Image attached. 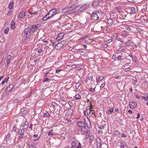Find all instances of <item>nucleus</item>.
Returning a JSON list of instances; mask_svg holds the SVG:
<instances>
[{"label": "nucleus", "instance_id": "obj_63", "mask_svg": "<svg viewBox=\"0 0 148 148\" xmlns=\"http://www.w3.org/2000/svg\"><path fill=\"white\" fill-rule=\"evenodd\" d=\"M84 42L86 44H88L89 43L88 41V40H85L84 41Z\"/></svg>", "mask_w": 148, "mask_h": 148}, {"label": "nucleus", "instance_id": "obj_46", "mask_svg": "<svg viewBox=\"0 0 148 148\" xmlns=\"http://www.w3.org/2000/svg\"><path fill=\"white\" fill-rule=\"evenodd\" d=\"M60 43L63 44V46L66 43V41L65 40H63L62 41H61L60 42Z\"/></svg>", "mask_w": 148, "mask_h": 148}, {"label": "nucleus", "instance_id": "obj_37", "mask_svg": "<svg viewBox=\"0 0 148 148\" xmlns=\"http://www.w3.org/2000/svg\"><path fill=\"white\" fill-rule=\"evenodd\" d=\"M4 59V57H0V65L2 63Z\"/></svg>", "mask_w": 148, "mask_h": 148}, {"label": "nucleus", "instance_id": "obj_53", "mask_svg": "<svg viewBox=\"0 0 148 148\" xmlns=\"http://www.w3.org/2000/svg\"><path fill=\"white\" fill-rule=\"evenodd\" d=\"M127 136V135L125 134L122 133L121 134V137H125Z\"/></svg>", "mask_w": 148, "mask_h": 148}, {"label": "nucleus", "instance_id": "obj_17", "mask_svg": "<svg viewBox=\"0 0 148 148\" xmlns=\"http://www.w3.org/2000/svg\"><path fill=\"white\" fill-rule=\"evenodd\" d=\"M25 14L24 11H22L19 14V17L20 18H23L25 16Z\"/></svg>", "mask_w": 148, "mask_h": 148}, {"label": "nucleus", "instance_id": "obj_55", "mask_svg": "<svg viewBox=\"0 0 148 148\" xmlns=\"http://www.w3.org/2000/svg\"><path fill=\"white\" fill-rule=\"evenodd\" d=\"M112 39H109L107 40L106 42L107 43H109L111 42L112 41Z\"/></svg>", "mask_w": 148, "mask_h": 148}, {"label": "nucleus", "instance_id": "obj_3", "mask_svg": "<svg viewBox=\"0 0 148 148\" xmlns=\"http://www.w3.org/2000/svg\"><path fill=\"white\" fill-rule=\"evenodd\" d=\"M89 7V5L88 4H84L81 6L78 9V12H82L84 10H87Z\"/></svg>", "mask_w": 148, "mask_h": 148}, {"label": "nucleus", "instance_id": "obj_13", "mask_svg": "<svg viewBox=\"0 0 148 148\" xmlns=\"http://www.w3.org/2000/svg\"><path fill=\"white\" fill-rule=\"evenodd\" d=\"M11 56L10 55H9L7 56L6 60V61L7 63V65H8L9 64L10 62L11 61Z\"/></svg>", "mask_w": 148, "mask_h": 148}, {"label": "nucleus", "instance_id": "obj_27", "mask_svg": "<svg viewBox=\"0 0 148 148\" xmlns=\"http://www.w3.org/2000/svg\"><path fill=\"white\" fill-rule=\"evenodd\" d=\"M121 148H125L124 147H126L127 146V144L125 142L121 143Z\"/></svg>", "mask_w": 148, "mask_h": 148}, {"label": "nucleus", "instance_id": "obj_52", "mask_svg": "<svg viewBox=\"0 0 148 148\" xmlns=\"http://www.w3.org/2000/svg\"><path fill=\"white\" fill-rule=\"evenodd\" d=\"M23 130V129H22L20 130L18 132V135L21 134L22 132V130Z\"/></svg>", "mask_w": 148, "mask_h": 148}, {"label": "nucleus", "instance_id": "obj_21", "mask_svg": "<svg viewBox=\"0 0 148 148\" xmlns=\"http://www.w3.org/2000/svg\"><path fill=\"white\" fill-rule=\"evenodd\" d=\"M49 15H47V14L42 18L43 20L45 21L47 20L48 19L51 18L50 17L48 16Z\"/></svg>", "mask_w": 148, "mask_h": 148}, {"label": "nucleus", "instance_id": "obj_44", "mask_svg": "<svg viewBox=\"0 0 148 148\" xmlns=\"http://www.w3.org/2000/svg\"><path fill=\"white\" fill-rule=\"evenodd\" d=\"M49 78H45L44 80L43 81V82H45L47 81H48V82H49Z\"/></svg>", "mask_w": 148, "mask_h": 148}, {"label": "nucleus", "instance_id": "obj_20", "mask_svg": "<svg viewBox=\"0 0 148 148\" xmlns=\"http://www.w3.org/2000/svg\"><path fill=\"white\" fill-rule=\"evenodd\" d=\"M13 87V85L12 84H10L7 87V90L8 91H10Z\"/></svg>", "mask_w": 148, "mask_h": 148}, {"label": "nucleus", "instance_id": "obj_58", "mask_svg": "<svg viewBox=\"0 0 148 148\" xmlns=\"http://www.w3.org/2000/svg\"><path fill=\"white\" fill-rule=\"evenodd\" d=\"M68 104L69 105L70 107H71L73 106L72 103L71 102H69Z\"/></svg>", "mask_w": 148, "mask_h": 148}, {"label": "nucleus", "instance_id": "obj_9", "mask_svg": "<svg viewBox=\"0 0 148 148\" xmlns=\"http://www.w3.org/2000/svg\"><path fill=\"white\" fill-rule=\"evenodd\" d=\"M84 130L83 129L78 127H77L75 129L76 132L78 134H80L82 133V132L84 131Z\"/></svg>", "mask_w": 148, "mask_h": 148}, {"label": "nucleus", "instance_id": "obj_18", "mask_svg": "<svg viewBox=\"0 0 148 148\" xmlns=\"http://www.w3.org/2000/svg\"><path fill=\"white\" fill-rule=\"evenodd\" d=\"M125 46H129L133 44V42L130 40H128L125 42Z\"/></svg>", "mask_w": 148, "mask_h": 148}, {"label": "nucleus", "instance_id": "obj_8", "mask_svg": "<svg viewBox=\"0 0 148 148\" xmlns=\"http://www.w3.org/2000/svg\"><path fill=\"white\" fill-rule=\"evenodd\" d=\"M77 125L78 127L82 128L85 130V124L84 122L80 121L78 122L77 123Z\"/></svg>", "mask_w": 148, "mask_h": 148}, {"label": "nucleus", "instance_id": "obj_31", "mask_svg": "<svg viewBox=\"0 0 148 148\" xmlns=\"http://www.w3.org/2000/svg\"><path fill=\"white\" fill-rule=\"evenodd\" d=\"M102 145V143L101 142L98 143L97 144V148H101Z\"/></svg>", "mask_w": 148, "mask_h": 148}, {"label": "nucleus", "instance_id": "obj_42", "mask_svg": "<svg viewBox=\"0 0 148 148\" xmlns=\"http://www.w3.org/2000/svg\"><path fill=\"white\" fill-rule=\"evenodd\" d=\"M117 34L116 33H114L112 34V36L113 37V38L114 39H115L117 37Z\"/></svg>", "mask_w": 148, "mask_h": 148}, {"label": "nucleus", "instance_id": "obj_6", "mask_svg": "<svg viewBox=\"0 0 148 148\" xmlns=\"http://www.w3.org/2000/svg\"><path fill=\"white\" fill-rule=\"evenodd\" d=\"M99 17L97 14L96 13L93 12L92 14L91 19L92 21L96 20L98 19Z\"/></svg>", "mask_w": 148, "mask_h": 148}, {"label": "nucleus", "instance_id": "obj_50", "mask_svg": "<svg viewBox=\"0 0 148 148\" xmlns=\"http://www.w3.org/2000/svg\"><path fill=\"white\" fill-rule=\"evenodd\" d=\"M99 128L100 129H103L104 128V125H100L99 126Z\"/></svg>", "mask_w": 148, "mask_h": 148}, {"label": "nucleus", "instance_id": "obj_32", "mask_svg": "<svg viewBox=\"0 0 148 148\" xmlns=\"http://www.w3.org/2000/svg\"><path fill=\"white\" fill-rule=\"evenodd\" d=\"M9 28L8 27H6L4 31V33H5L6 34H7L9 31Z\"/></svg>", "mask_w": 148, "mask_h": 148}, {"label": "nucleus", "instance_id": "obj_36", "mask_svg": "<svg viewBox=\"0 0 148 148\" xmlns=\"http://www.w3.org/2000/svg\"><path fill=\"white\" fill-rule=\"evenodd\" d=\"M49 116H50V114L47 112H46V113H45L44 114V116L45 117H49Z\"/></svg>", "mask_w": 148, "mask_h": 148}, {"label": "nucleus", "instance_id": "obj_40", "mask_svg": "<svg viewBox=\"0 0 148 148\" xmlns=\"http://www.w3.org/2000/svg\"><path fill=\"white\" fill-rule=\"evenodd\" d=\"M64 122H65L66 123H69L70 121L68 119L66 118L64 119Z\"/></svg>", "mask_w": 148, "mask_h": 148}, {"label": "nucleus", "instance_id": "obj_33", "mask_svg": "<svg viewBox=\"0 0 148 148\" xmlns=\"http://www.w3.org/2000/svg\"><path fill=\"white\" fill-rule=\"evenodd\" d=\"M75 97L76 99H79L81 98V96L79 94H77L75 96Z\"/></svg>", "mask_w": 148, "mask_h": 148}, {"label": "nucleus", "instance_id": "obj_26", "mask_svg": "<svg viewBox=\"0 0 148 148\" xmlns=\"http://www.w3.org/2000/svg\"><path fill=\"white\" fill-rule=\"evenodd\" d=\"M125 49V46L121 45L119 46V47L118 49L119 51H121Z\"/></svg>", "mask_w": 148, "mask_h": 148}, {"label": "nucleus", "instance_id": "obj_4", "mask_svg": "<svg viewBox=\"0 0 148 148\" xmlns=\"http://www.w3.org/2000/svg\"><path fill=\"white\" fill-rule=\"evenodd\" d=\"M57 10L56 9H52L51 10L47 13V15H50L49 16L51 18L55 15L57 13Z\"/></svg>", "mask_w": 148, "mask_h": 148}, {"label": "nucleus", "instance_id": "obj_25", "mask_svg": "<svg viewBox=\"0 0 148 148\" xmlns=\"http://www.w3.org/2000/svg\"><path fill=\"white\" fill-rule=\"evenodd\" d=\"M114 134L117 137H119L120 135V133L118 131L116 130L114 131Z\"/></svg>", "mask_w": 148, "mask_h": 148}, {"label": "nucleus", "instance_id": "obj_43", "mask_svg": "<svg viewBox=\"0 0 148 148\" xmlns=\"http://www.w3.org/2000/svg\"><path fill=\"white\" fill-rule=\"evenodd\" d=\"M95 87L94 88H89V90L90 91L92 92H94L95 91Z\"/></svg>", "mask_w": 148, "mask_h": 148}, {"label": "nucleus", "instance_id": "obj_2", "mask_svg": "<svg viewBox=\"0 0 148 148\" xmlns=\"http://www.w3.org/2000/svg\"><path fill=\"white\" fill-rule=\"evenodd\" d=\"M105 1V0H103L102 1L101 0L96 1L92 3V5L95 7L99 6H101L103 4V2H104Z\"/></svg>", "mask_w": 148, "mask_h": 148}, {"label": "nucleus", "instance_id": "obj_23", "mask_svg": "<svg viewBox=\"0 0 148 148\" xmlns=\"http://www.w3.org/2000/svg\"><path fill=\"white\" fill-rule=\"evenodd\" d=\"M104 78V77L102 76H100L99 78H98L97 79H96V82H99V81H100L102 80H103Z\"/></svg>", "mask_w": 148, "mask_h": 148}, {"label": "nucleus", "instance_id": "obj_48", "mask_svg": "<svg viewBox=\"0 0 148 148\" xmlns=\"http://www.w3.org/2000/svg\"><path fill=\"white\" fill-rule=\"evenodd\" d=\"M88 37V35L84 36L83 37L81 38V39H83V40H84L85 39H86Z\"/></svg>", "mask_w": 148, "mask_h": 148}, {"label": "nucleus", "instance_id": "obj_60", "mask_svg": "<svg viewBox=\"0 0 148 148\" xmlns=\"http://www.w3.org/2000/svg\"><path fill=\"white\" fill-rule=\"evenodd\" d=\"M79 146L77 147L76 148H81L82 147V146L81 145V144L79 142Z\"/></svg>", "mask_w": 148, "mask_h": 148}, {"label": "nucleus", "instance_id": "obj_51", "mask_svg": "<svg viewBox=\"0 0 148 148\" xmlns=\"http://www.w3.org/2000/svg\"><path fill=\"white\" fill-rule=\"evenodd\" d=\"M24 134L23 133H22L19 136V139H21L23 138Z\"/></svg>", "mask_w": 148, "mask_h": 148}, {"label": "nucleus", "instance_id": "obj_12", "mask_svg": "<svg viewBox=\"0 0 148 148\" xmlns=\"http://www.w3.org/2000/svg\"><path fill=\"white\" fill-rule=\"evenodd\" d=\"M14 5V1H11L8 7L9 9H12L13 8Z\"/></svg>", "mask_w": 148, "mask_h": 148}, {"label": "nucleus", "instance_id": "obj_47", "mask_svg": "<svg viewBox=\"0 0 148 148\" xmlns=\"http://www.w3.org/2000/svg\"><path fill=\"white\" fill-rule=\"evenodd\" d=\"M117 40L118 41H120L121 42H123V40L120 38H117Z\"/></svg>", "mask_w": 148, "mask_h": 148}, {"label": "nucleus", "instance_id": "obj_39", "mask_svg": "<svg viewBox=\"0 0 148 148\" xmlns=\"http://www.w3.org/2000/svg\"><path fill=\"white\" fill-rule=\"evenodd\" d=\"M86 110L87 114L88 115L90 113L91 110L90 108H89L88 109H87Z\"/></svg>", "mask_w": 148, "mask_h": 148}, {"label": "nucleus", "instance_id": "obj_62", "mask_svg": "<svg viewBox=\"0 0 148 148\" xmlns=\"http://www.w3.org/2000/svg\"><path fill=\"white\" fill-rule=\"evenodd\" d=\"M61 70H62V69H56V72L57 73H58L59 72H60V71H61Z\"/></svg>", "mask_w": 148, "mask_h": 148}, {"label": "nucleus", "instance_id": "obj_14", "mask_svg": "<svg viewBox=\"0 0 148 148\" xmlns=\"http://www.w3.org/2000/svg\"><path fill=\"white\" fill-rule=\"evenodd\" d=\"M63 47V44H61L60 42L56 44V46H55V48L57 50L59 49L61 47Z\"/></svg>", "mask_w": 148, "mask_h": 148}, {"label": "nucleus", "instance_id": "obj_22", "mask_svg": "<svg viewBox=\"0 0 148 148\" xmlns=\"http://www.w3.org/2000/svg\"><path fill=\"white\" fill-rule=\"evenodd\" d=\"M113 20L111 18H109L107 21V22L110 25H111L113 23Z\"/></svg>", "mask_w": 148, "mask_h": 148}, {"label": "nucleus", "instance_id": "obj_41", "mask_svg": "<svg viewBox=\"0 0 148 148\" xmlns=\"http://www.w3.org/2000/svg\"><path fill=\"white\" fill-rule=\"evenodd\" d=\"M42 49L41 48H39V49H38L37 52H38L39 53H40L42 52Z\"/></svg>", "mask_w": 148, "mask_h": 148}, {"label": "nucleus", "instance_id": "obj_11", "mask_svg": "<svg viewBox=\"0 0 148 148\" xmlns=\"http://www.w3.org/2000/svg\"><path fill=\"white\" fill-rule=\"evenodd\" d=\"M73 112V110L71 108L68 110L67 111L65 115L66 116H70L72 114Z\"/></svg>", "mask_w": 148, "mask_h": 148}, {"label": "nucleus", "instance_id": "obj_49", "mask_svg": "<svg viewBox=\"0 0 148 148\" xmlns=\"http://www.w3.org/2000/svg\"><path fill=\"white\" fill-rule=\"evenodd\" d=\"M90 140L92 141L94 139V137L93 136H91L89 138Z\"/></svg>", "mask_w": 148, "mask_h": 148}, {"label": "nucleus", "instance_id": "obj_16", "mask_svg": "<svg viewBox=\"0 0 148 148\" xmlns=\"http://www.w3.org/2000/svg\"><path fill=\"white\" fill-rule=\"evenodd\" d=\"M15 28V23L13 21H12L11 22L10 25V28L11 29H14Z\"/></svg>", "mask_w": 148, "mask_h": 148}, {"label": "nucleus", "instance_id": "obj_1", "mask_svg": "<svg viewBox=\"0 0 148 148\" xmlns=\"http://www.w3.org/2000/svg\"><path fill=\"white\" fill-rule=\"evenodd\" d=\"M78 6L76 4H73L72 5L70 6L69 7L63 8L62 9V11L65 13H66L68 11L72 10L76 8H77Z\"/></svg>", "mask_w": 148, "mask_h": 148}, {"label": "nucleus", "instance_id": "obj_61", "mask_svg": "<svg viewBox=\"0 0 148 148\" xmlns=\"http://www.w3.org/2000/svg\"><path fill=\"white\" fill-rule=\"evenodd\" d=\"M142 97L145 100V101H146L147 100V97L146 98L144 96H142Z\"/></svg>", "mask_w": 148, "mask_h": 148}, {"label": "nucleus", "instance_id": "obj_29", "mask_svg": "<svg viewBox=\"0 0 148 148\" xmlns=\"http://www.w3.org/2000/svg\"><path fill=\"white\" fill-rule=\"evenodd\" d=\"M25 126H24L22 129H23V130L26 129L28 128V123L27 121H25Z\"/></svg>", "mask_w": 148, "mask_h": 148}, {"label": "nucleus", "instance_id": "obj_34", "mask_svg": "<svg viewBox=\"0 0 148 148\" xmlns=\"http://www.w3.org/2000/svg\"><path fill=\"white\" fill-rule=\"evenodd\" d=\"M81 83L80 82L77 83L75 86L76 88L77 89H78L79 86H80Z\"/></svg>", "mask_w": 148, "mask_h": 148}, {"label": "nucleus", "instance_id": "obj_54", "mask_svg": "<svg viewBox=\"0 0 148 148\" xmlns=\"http://www.w3.org/2000/svg\"><path fill=\"white\" fill-rule=\"evenodd\" d=\"M10 135H9V134H8L6 136V137L5 139H6V140H8L9 139V137H10Z\"/></svg>", "mask_w": 148, "mask_h": 148}, {"label": "nucleus", "instance_id": "obj_35", "mask_svg": "<svg viewBox=\"0 0 148 148\" xmlns=\"http://www.w3.org/2000/svg\"><path fill=\"white\" fill-rule=\"evenodd\" d=\"M121 33L122 35L124 37H126L127 35V32L125 31L122 32Z\"/></svg>", "mask_w": 148, "mask_h": 148}, {"label": "nucleus", "instance_id": "obj_19", "mask_svg": "<svg viewBox=\"0 0 148 148\" xmlns=\"http://www.w3.org/2000/svg\"><path fill=\"white\" fill-rule=\"evenodd\" d=\"M37 25H33L31 27V29L32 32H33L38 28Z\"/></svg>", "mask_w": 148, "mask_h": 148}, {"label": "nucleus", "instance_id": "obj_30", "mask_svg": "<svg viewBox=\"0 0 148 148\" xmlns=\"http://www.w3.org/2000/svg\"><path fill=\"white\" fill-rule=\"evenodd\" d=\"M53 131V130H51L48 132V135L49 136L51 135L53 136L54 135V133L52 132Z\"/></svg>", "mask_w": 148, "mask_h": 148}, {"label": "nucleus", "instance_id": "obj_56", "mask_svg": "<svg viewBox=\"0 0 148 148\" xmlns=\"http://www.w3.org/2000/svg\"><path fill=\"white\" fill-rule=\"evenodd\" d=\"M20 101L19 99H16L14 100V102L15 103H18Z\"/></svg>", "mask_w": 148, "mask_h": 148}, {"label": "nucleus", "instance_id": "obj_38", "mask_svg": "<svg viewBox=\"0 0 148 148\" xmlns=\"http://www.w3.org/2000/svg\"><path fill=\"white\" fill-rule=\"evenodd\" d=\"M71 144L72 146H75L77 145V143L73 141L72 142Z\"/></svg>", "mask_w": 148, "mask_h": 148}, {"label": "nucleus", "instance_id": "obj_28", "mask_svg": "<svg viewBox=\"0 0 148 148\" xmlns=\"http://www.w3.org/2000/svg\"><path fill=\"white\" fill-rule=\"evenodd\" d=\"M9 77L5 78L4 80H3L1 83V84L3 85L5 82L6 83L7 82Z\"/></svg>", "mask_w": 148, "mask_h": 148}, {"label": "nucleus", "instance_id": "obj_24", "mask_svg": "<svg viewBox=\"0 0 148 148\" xmlns=\"http://www.w3.org/2000/svg\"><path fill=\"white\" fill-rule=\"evenodd\" d=\"M114 108H112L110 109V110H108L107 112L106 113L109 114H110L113 111Z\"/></svg>", "mask_w": 148, "mask_h": 148}, {"label": "nucleus", "instance_id": "obj_57", "mask_svg": "<svg viewBox=\"0 0 148 148\" xmlns=\"http://www.w3.org/2000/svg\"><path fill=\"white\" fill-rule=\"evenodd\" d=\"M117 60L119 61H120L121 60V56H119L117 57Z\"/></svg>", "mask_w": 148, "mask_h": 148}, {"label": "nucleus", "instance_id": "obj_15", "mask_svg": "<svg viewBox=\"0 0 148 148\" xmlns=\"http://www.w3.org/2000/svg\"><path fill=\"white\" fill-rule=\"evenodd\" d=\"M130 13L131 14L134 15L135 13V9L134 7H131L130 8Z\"/></svg>", "mask_w": 148, "mask_h": 148}, {"label": "nucleus", "instance_id": "obj_45", "mask_svg": "<svg viewBox=\"0 0 148 148\" xmlns=\"http://www.w3.org/2000/svg\"><path fill=\"white\" fill-rule=\"evenodd\" d=\"M28 148H36V147L34 145H29L28 146Z\"/></svg>", "mask_w": 148, "mask_h": 148}, {"label": "nucleus", "instance_id": "obj_5", "mask_svg": "<svg viewBox=\"0 0 148 148\" xmlns=\"http://www.w3.org/2000/svg\"><path fill=\"white\" fill-rule=\"evenodd\" d=\"M31 32H32V31H31V27H27L24 31V33L26 34V37H28Z\"/></svg>", "mask_w": 148, "mask_h": 148}, {"label": "nucleus", "instance_id": "obj_64", "mask_svg": "<svg viewBox=\"0 0 148 148\" xmlns=\"http://www.w3.org/2000/svg\"><path fill=\"white\" fill-rule=\"evenodd\" d=\"M53 43V45L52 46L53 47H55V46H56V42H52Z\"/></svg>", "mask_w": 148, "mask_h": 148}, {"label": "nucleus", "instance_id": "obj_59", "mask_svg": "<svg viewBox=\"0 0 148 148\" xmlns=\"http://www.w3.org/2000/svg\"><path fill=\"white\" fill-rule=\"evenodd\" d=\"M131 69V68L130 67H128L127 68H126L124 70L125 71H127L129 70H130Z\"/></svg>", "mask_w": 148, "mask_h": 148}, {"label": "nucleus", "instance_id": "obj_7", "mask_svg": "<svg viewBox=\"0 0 148 148\" xmlns=\"http://www.w3.org/2000/svg\"><path fill=\"white\" fill-rule=\"evenodd\" d=\"M137 106V103L135 102H130L129 103V106L131 109L135 108Z\"/></svg>", "mask_w": 148, "mask_h": 148}, {"label": "nucleus", "instance_id": "obj_10", "mask_svg": "<svg viewBox=\"0 0 148 148\" xmlns=\"http://www.w3.org/2000/svg\"><path fill=\"white\" fill-rule=\"evenodd\" d=\"M64 33H61L59 34L57 37L56 38V39L57 40H61L62 38H63L64 36Z\"/></svg>", "mask_w": 148, "mask_h": 148}]
</instances>
